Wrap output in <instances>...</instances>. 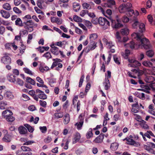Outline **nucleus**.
<instances>
[{
    "instance_id": "obj_22",
    "label": "nucleus",
    "mask_w": 155,
    "mask_h": 155,
    "mask_svg": "<svg viewBox=\"0 0 155 155\" xmlns=\"http://www.w3.org/2000/svg\"><path fill=\"white\" fill-rule=\"evenodd\" d=\"M11 135L6 134L3 138L2 140L4 142H9L11 141Z\"/></svg>"
},
{
    "instance_id": "obj_37",
    "label": "nucleus",
    "mask_w": 155,
    "mask_h": 155,
    "mask_svg": "<svg viewBox=\"0 0 155 155\" xmlns=\"http://www.w3.org/2000/svg\"><path fill=\"white\" fill-rule=\"evenodd\" d=\"M142 64L144 66L151 67L153 66L152 62L149 61H144L142 63Z\"/></svg>"
},
{
    "instance_id": "obj_62",
    "label": "nucleus",
    "mask_w": 155,
    "mask_h": 155,
    "mask_svg": "<svg viewBox=\"0 0 155 155\" xmlns=\"http://www.w3.org/2000/svg\"><path fill=\"white\" fill-rule=\"evenodd\" d=\"M83 50V51H84V52L86 53H88L90 51H91V49H90V48H89V47H88V46L84 48Z\"/></svg>"
},
{
    "instance_id": "obj_56",
    "label": "nucleus",
    "mask_w": 155,
    "mask_h": 155,
    "mask_svg": "<svg viewBox=\"0 0 155 155\" xmlns=\"http://www.w3.org/2000/svg\"><path fill=\"white\" fill-rule=\"evenodd\" d=\"M122 21L124 23H127L129 21V18L126 16H124L122 18Z\"/></svg>"
},
{
    "instance_id": "obj_6",
    "label": "nucleus",
    "mask_w": 155,
    "mask_h": 155,
    "mask_svg": "<svg viewBox=\"0 0 155 155\" xmlns=\"http://www.w3.org/2000/svg\"><path fill=\"white\" fill-rule=\"evenodd\" d=\"M36 93L38 94V97L42 99L45 100L47 99V95L44 92L38 89L36 90Z\"/></svg>"
},
{
    "instance_id": "obj_2",
    "label": "nucleus",
    "mask_w": 155,
    "mask_h": 155,
    "mask_svg": "<svg viewBox=\"0 0 155 155\" xmlns=\"http://www.w3.org/2000/svg\"><path fill=\"white\" fill-rule=\"evenodd\" d=\"M13 113L9 110H6L4 111L2 114V116L4 117L6 120L8 122H12L15 120V118L12 115Z\"/></svg>"
},
{
    "instance_id": "obj_20",
    "label": "nucleus",
    "mask_w": 155,
    "mask_h": 155,
    "mask_svg": "<svg viewBox=\"0 0 155 155\" xmlns=\"http://www.w3.org/2000/svg\"><path fill=\"white\" fill-rule=\"evenodd\" d=\"M81 138V135L79 133H77L75 135L74 137V140L73 141V144L79 141Z\"/></svg>"
},
{
    "instance_id": "obj_47",
    "label": "nucleus",
    "mask_w": 155,
    "mask_h": 155,
    "mask_svg": "<svg viewBox=\"0 0 155 155\" xmlns=\"http://www.w3.org/2000/svg\"><path fill=\"white\" fill-rule=\"evenodd\" d=\"M39 103L40 105L44 107H46L47 102L45 101H43L41 100H40L39 101Z\"/></svg>"
},
{
    "instance_id": "obj_58",
    "label": "nucleus",
    "mask_w": 155,
    "mask_h": 155,
    "mask_svg": "<svg viewBox=\"0 0 155 155\" xmlns=\"http://www.w3.org/2000/svg\"><path fill=\"white\" fill-rule=\"evenodd\" d=\"M33 38V36L32 35L29 34L28 35V39L27 41V43L28 44L30 43L31 41L30 40H31Z\"/></svg>"
},
{
    "instance_id": "obj_35",
    "label": "nucleus",
    "mask_w": 155,
    "mask_h": 155,
    "mask_svg": "<svg viewBox=\"0 0 155 155\" xmlns=\"http://www.w3.org/2000/svg\"><path fill=\"white\" fill-rule=\"evenodd\" d=\"M26 81L28 83H30L31 84L35 85V81L29 77H27L26 78Z\"/></svg>"
},
{
    "instance_id": "obj_52",
    "label": "nucleus",
    "mask_w": 155,
    "mask_h": 155,
    "mask_svg": "<svg viewBox=\"0 0 155 155\" xmlns=\"http://www.w3.org/2000/svg\"><path fill=\"white\" fill-rule=\"evenodd\" d=\"M13 11L16 13L20 14L21 13V11L17 7H14L13 8Z\"/></svg>"
},
{
    "instance_id": "obj_17",
    "label": "nucleus",
    "mask_w": 155,
    "mask_h": 155,
    "mask_svg": "<svg viewBox=\"0 0 155 155\" xmlns=\"http://www.w3.org/2000/svg\"><path fill=\"white\" fill-rule=\"evenodd\" d=\"M51 21L52 23H56L58 24H61L62 23L61 21L58 17H51Z\"/></svg>"
},
{
    "instance_id": "obj_8",
    "label": "nucleus",
    "mask_w": 155,
    "mask_h": 155,
    "mask_svg": "<svg viewBox=\"0 0 155 155\" xmlns=\"http://www.w3.org/2000/svg\"><path fill=\"white\" fill-rule=\"evenodd\" d=\"M147 145H144V149L147 151L155 148V144L151 142H147Z\"/></svg>"
},
{
    "instance_id": "obj_59",
    "label": "nucleus",
    "mask_w": 155,
    "mask_h": 155,
    "mask_svg": "<svg viewBox=\"0 0 155 155\" xmlns=\"http://www.w3.org/2000/svg\"><path fill=\"white\" fill-rule=\"evenodd\" d=\"M137 97L142 100H144L145 99V94L143 93H142L141 94H139Z\"/></svg>"
},
{
    "instance_id": "obj_14",
    "label": "nucleus",
    "mask_w": 155,
    "mask_h": 155,
    "mask_svg": "<svg viewBox=\"0 0 155 155\" xmlns=\"http://www.w3.org/2000/svg\"><path fill=\"white\" fill-rule=\"evenodd\" d=\"M155 80V78L152 76H147L145 79V81L147 83H153Z\"/></svg>"
},
{
    "instance_id": "obj_31",
    "label": "nucleus",
    "mask_w": 155,
    "mask_h": 155,
    "mask_svg": "<svg viewBox=\"0 0 155 155\" xmlns=\"http://www.w3.org/2000/svg\"><path fill=\"white\" fill-rule=\"evenodd\" d=\"M3 8L8 11L11 10V7L10 5L8 3H5L2 6Z\"/></svg>"
},
{
    "instance_id": "obj_18",
    "label": "nucleus",
    "mask_w": 155,
    "mask_h": 155,
    "mask_svg": "<svg viewBox=\"0 0 155 155\" xmlns=\"http://www.w3.org/2000/svg\"><path fill=\"white\" fill-rule=\"evenodd\" d=\"M64 123L65 124H68L70 120V116L69 114H67L65 115L64 117Z\"/></svg>"
},
{
    "instance_id": "obj_4",
    "label": "nucleus",
    "mask_w": 155,
    "mask_h": 155,
    "mask_svg": "<svg viewBox=\"0 0 155 155\" xmlns=\"http://www.w3.org/2000/svg\"><path fill=\"white\" fill-rule=\"evenodd\" d=\"M9 54L5 53L4 56L2 58L1 61L5 64H9L11 62V59L9 56Z\"/></svg>"
},
{
    "instance_id": "obj_42",
    "label": "nucleus",
    "mask_w": 155,
    "mask_h": 155,
    "mask_svg": "<svg viewBox=\"0 0 155 155\" xmlns=\"http://www.w3.org/2000/svg\"><path fill=\"white\" fill-rule=\"evenodd\" d=\"M42 56L45 57L47 59H49L52 57L51 53L49 52H46Z\"/></svg>"
},
{
    "instance_id": "obj_46",
    "label": "nucleus",
    "mask_w": 155,
    "mask_h": 155,
    "mask_svg": "<svg viewBox=\"0 0 155 155\" xmlns=\"http://www.w3.org/2000/svg\"><path fill=\"white\" fill-rule=\"evenodd\" d=\"M84 75H83L81 77L79 82V87H81L83 82L84 81Z\"/></svg>"
},
{
    "instance_id": "obj_43",
    "label": "nucleus",
    "mask_w": 155,
    "mask_h": 155,
    "mask_svg": "<svg viewBox=\"0 0 155 155\" xmlns=\"http://www.w3.org/2000/svg\"><path fill=\"white\" fill-rule=\"evenodd\" d=\"M73 19L76 22H82V19L79 17H78L77 15H75L73 17Z\"/></svg>"
},
{
    "instance_id": "obj_60",
    "label": "nucleus",
    "mask_w": 155,
    "mask_h": 155,
    "mask_svg": "<svg viewBox=\"0 0 155 155\" xmlns=\"http://www.w3.org/2000/svg\"><path fill=\"white\" fill-rule=\"evenodd\" d=\"M83 6L84 8V9L85 8L89 9L90 8L91 6L88 4H87V3H84L83 4Z\"/></svg>"
},
{
    "instance_id": "obj_45",
    "label": "nucleus",
    "mask_w": 155,
    "mask_h": 155,
    "mask_svg": "<svg viewBox=\"0 0 155 155\" xmlns=\"http://www.w3.org/2000/svg\"><path fill=\"white\" fill-rule=\"evenodd\" d=\"M116 37L118 40V42H120L121 41V38L120 35V33L118 32H117L116 35Z\"/></svg>"
},
{
    "instance_id": "obj_16",
    "label": "nucleus",
    "mask_w": 155,
    "mask_h": 155,
    "mask_svg": "<svg viewBox=\"0 0 155 155\" xmlns=\"http://www.w3.org/2000/svg\"><path fill=\"white\" fill-rule=\"evenodd\" d=\"M18 130L20 134H25L27 132V129L23 126H20L18 128Z\"/></svg>"
},
{
    "instance_id": "obj_53",
    "label": "nucleus",
    "mask_w": 155,
    "mask_h": 155,
    "mask_svg": "<svg viewBox=\"0 0 155 155\" xmlns=\"http://www.w3.org/2000/svg\"><path fill=\"white\" fill-rule=\"evenodd\" d=\"M17 83L20 86H22L24 84L23 81L20 78H18L17 79Z\"/></svg>"
},
{
    "instance_id": "obj_39",
    "label": "nucleus",
    "mask_w": 155,
    "mask_h": 155,
    "mask_svg": "<svg viewBox=\"0 0 155 155\" xmlns=\"http://www.w3.org/2000/svg\"><path fill=\"white\" fill-rule=\"evenodd\" d=\"M44 2L43 0H37L36 3L38 6L41 9L43 8L42 4Z\"/></svg>"
},
{
    "instance_id": "obj_12",
    "label": "nucleus",
    "mask_w": 155,
    "mask_h": 155,
    "mask_svg": "<svg viewBox=\"0 0 155 155\" xmlns=\"http://www.w3.org/2000/svg\"><path fill=\"white\" fill-rule=\"evenodd\" d=\"M103 84L104 86L105 90H107L110 88V84L108 78H105V81Z\"/></svg>"
},
{
    "instance_id": "obj_30",
    "label": "nucleus",
    "mask_w": 155,
    "mask_h": 155,
    "mask_svg": "<svg viewBox=\"0 0 155 155\" xmlns=\"http://www.w3.org/2000/svg\"><path fill=\"white\" fill-rule=\"evenodd\" d=\"M154 53L153 50H148L146 52V55L149 57L152 58L154 55Z\"/></svg>"
},
{
    "instance_id": "obj_50",
    "label": "nucleus",
    "mask_w": 155,
    "mask_h": 155,
    "mask_svg": "<svg viewBox=\"0 0 155 155\" xmlns=\"http://www.w3.org/2000/svg\"><path fill=\"white\" fill-rule=\"evenodd\" d=\"M139 24V22L137 21H135L132 24V27L134 28H136Z\"/></svg>"
},
{
    "instance_id": "obj_57",
    "label": "nucleus",
    "mask_w": 155,
    "mask_h": 155,
    "mask_svg": "<svg viewBox=\"0 0 155 155\" xmlns=\"http://www.w3.org/2000/svg\"><path fill=\"white\" fill-rule=\"evenodd\" d=\"M87 14L89 17L92 18V19L96 17L95 15L93 12H88V13H87Z\"/></svg>"
},
{
    "instance_id": "obj_11",
    "label": "nucleus",
    "mask_w": 155,
    "mask_h": 155,
    "mask_svg": "<svg viewBox=\"0 0 155 155\" xmlns=\"http://www.w3.org/2000/svg\"><path fill=\"white\" fill-rule=\"evenodd\" d=\"M16 77L12 74L9 73L7 75V79L10 82L15 83Z\"/></svg>"
},
{
    "instance_id": "obj_49",
    "label": "nucleus",
    "mask_w": 155,
    "mask_h": 155,
    "mask_svg": "<svg viewBox=\"0 0 155 155\" xmlns=\"http://www.w3.org/2000/svg\"><path fill=\"white\" fill-rule=\"evenodd\" d=\"M114 59L116 64L118 65H119L120 64V62L119 61L118 58L117 57L116 55H114Z\"/></svg>"
},
{
    "instance_id": "obj_9",
    "label": "nucleus",
    "mask_w": 155,
    "mask_h": 155,
    "mask_svg": "<svg viewBox=\"0 0 155 155\" xmlns=\"http://www.w3.org/2000/svg\"><path fill=\"white\" fill-rule=\"evenodd\" d=\"M104 134L101 133L94 140V141L96 143H101L104 138Z\"/></svg>"
},
{
    "instance_id": "obj_25",
    "label": "nucleus",
    "mask_w": 155,
    "mask_h": 155,
    "mask_svg": "<svg viewBox=\"0 0 155 155\" xmlns=\"http://www.w3.org/2000/svg\"><path fill=\"white\" fill-rule=\"evenodd\" d=\"M93 136V134L92 133V130L91 128L89 129V131L87 132L86 134V137L87 139H90L91 137H92Z\"/></svg>"
},
{
    "instance_id": "obj_5",
    "label": "nucleus",
    "mask_w": 155,
    "mask_h": 155,
    "mask_svg": "<svg viewBox=\"0 0 155 155\" xmlns=\"http://www.w3.org/2000/svg\"><path fill=\"white\" fill-rule=\"evenodd\" d=\"M98 22L99 25L102 26H110V21H108L105 18L100 17L98 19Z\"/></svg>"
},
{
    "instance_id": "obj_10",
    "label": "nucleus",
    "mask_w": 155,
    "mask_h": 155,
    "mask_svg": "<svg viewBox=\"0 0 155 155\" xmlns=\"http://www.w3.org/2000/svg\"><path fill=\"white\" fill-rule=\"evenodd\" d=\"M118 10L120 13L127 12V10L125 4L123 3L118 8Z\"/></svg>"
},
{
    "instance_id": "obj_19",
    "label": "nucleus",
    "mask_w": 155,
    "mask_h": 155,
    "mask_svg": "<svg viewBox=\"0 0 155 155\" xmlns=\"http://www.w3.org/2000/svg\"><path fill=\"white\" fill-rule=\"evenodd\" d=\"M84 123V119H80V121L79 123H76L75 125L77 126V128L78 130H81L83 125Z\"/></svg>"
},
{
    "instance_id": "obj_32",
    "label": "nucleus",
    "mask_w": 155,
    "mask_h": 155,
    "mask_svg": "<svg viewBox=\"0 0 155 155\" xmlns=\"http://www.w3.org/2000/svg\"><path fill=\"white\" fill-rule=\"evenodd\" d=\"M63 115V112L56 113L54 114L55 118L57 119L62 117Z\"/></svg>"
},
{
    "instance_id": "obj_41",
    "label": "nucleus",
    "mask_w": 155,
    "mask_h": 155,
    "mask_svg": "<svg viewBox=\"0 0 155 155\" xmlns=\"http://www.w3.org/2000/svg\"><path fill=\"white\" fill-rule=\"evenodd\" d=\"M134 11L132 9L128 10L126 12L127 15L128 16H132L134 15Z\"/></svg>"
},
{
    "instance_id": "obj_1",
    "label": "nucleus",
    "mask_w": 155,
    "mask_h": 155,
    "mask_svg": "<svg viewBox=\"0 0 155 155\" xmlns=\"http://www.w3.org/2000/svg\"><path fill=\"white\" fill-rule=\"evenodd\" d=\"M136 34V38L138 41H140L143 47L146 49L150 48V45L149 44V40L146 38H142L139 33H135Z\"/></svg>"
},
{
    "instance_id": "obj_29",
    "label": "nucleus",
    "mask_w": 155,
    "mask_h": 155,
    "mask_svg": "<svg viewBox=\"0 0 155 155\" xmlns=\"http://www.w3.org/2000/svg\"><path fill=\"white\" fill-rule=\"evenodd\" d=\"M73 6V10L75 12L78 11L80 8L79 4L77 3H74Z\"/></svg>"
},
{
    "instance_id": "obj_55",
    "label": "nucleus",
    "mask_w": 155,
    "mask_h": 155,
    "mask_svg": "<svg viewBox=\"0 0 155 155\" xmlns=\"http://www.w3.org/2000/svg\"><path fill=\"white\" fill-rule=\"evenodd\" d=\"M88 13V11L87 10H83L81 11L80 13V15L82 17H83L86 14Z\"/></svg>"
},
{
    "instance_id": "obj_23",
    "label": "nucleus",
    "mask_w": 155,
    "mask_h": 155,
    "mask_svg": "<svg viewBox=\"0 0 155 155\" xmlns=\"http://www.w3.org/2000/svg\"><path fill=\"white\" fill-rule=\"evenodd\" d=\"M15 24L16 25L20 27H22L24 26V25H23V23L22 22L21 19L19 18H17V19L15 21Z\"/></svg>"
},
{
    "instance_id": "obj_54",
    "label": "nucleus",
    "mask_w": 155,
    "mask_h": 155,
    "mask_svg": "<svg viewBox=\"0 0 155 155\" xmlns=\"http://www.w3.org/2000/svg\"><path fill=\"white\" fill-rule=\"evenodd\" d=\"M74 27L75 32L77 34H81L82 33V32L81 30L76 26H75Z\"/></svg>"
},
{
    "instance_id": "obj_36",
    "label": "nucleus",
    "mask_w": 155,
    "mask_h": 155,
    "mask_svg": "<svg viewBox=\"0 0 155 155\" xmlns=\"http://www.w3.org/2000/svg\"><path fill=\"white\" fill-rule=\"evenodd\" d=\"M58 48H51V52L55 55H58L59 53Z\"/></svg>"
},
{
    "instance_id": "obj_61",
    "label": "nucleus",
    "mask_w": 155,
    "mask_h": 155,
    "mask_svg": "<svg viewBox=\"0 0 155 155\" xmlns=\"http://www.w3.org/2000/svg\"><path fill=\"white\" fill-rule=\"evenodd\" d=\"M91 87V84L90 82H88L86 86L85 92L87 93V91L89 90Z\"/></svg>"
},
{
    "instance_id": "obj_3",
    "label": "nucleus",
    "mask_w": 155,
    "mask_h": 155,
    "mask_svg": "<svg viewBox=\"0 0 155 155\" xmlns=\"http://www.w3.org/2000/svg\"><path fill=\"white\" fill-rule=\"evenodd\" d=\"M109 19L112 23V26L113 28L117 29L123 26V25L120 20H113L111 18H109Z\"/></svg>"
},
{
    "instance_id": "obj_15",
    "label": "nucleus",
    "mask_w": 155,
    "mask_h": 155,
    "mask_svg": "<svg viewBox=\"0 0 155 155\" xmlns=\"http://www.w3.org/2000/svg\"><path fill=\"white\" fill-rule=\"evenodd\" d=\"M97 43L94 41H90V43L88 46L89 47L91 51L94 50L97 47Z\"/></svg>"
},
{
    "instance_id": "obj_26",
    "label": "nucleus",
    "mask_w": 155,
    "mask_h": 155,
    "mask_svg": "<svg viewBox=\"0 0 155 155\" xmlns=\"http://www.w3.org/2000/svg\"><path fill=\"white\" fill-rule=\"evenodd\" d=\"M120 32L122 35H127L129 33V30L127 28H124L121 30Z\"/></svg>"
},
{
    "instance_id": "obj_40",
    "label": "nucleus",
    "mask_w": 155,
    "mask_h": 155,
    "mask_svg": "<svg viewBox=\"0 0 155 155\" xmlns=\"http://www.w3.org/2000/svg\"><path fill=\"white\" fill-rule=\"evenodd\" d=\"M25 127H26L28 131L31 133H32L34 131L33 128L29 124H24Z\"/></svg>"
},
{
    "instance_id": "obj_48",
    "label": "nucleus",
    "mask_w": 155,
    "mask_h": 155,
    "mask_svg": "<svg viewBox=\"0 0 155 155\" xmlns=\"http://www.w3.org/2000/svg\"><path fill=\"white\" fill-rule=\"evenodd\" d=\"M39 129L41 132L43 133H45L47 131V128L46 126L40 127Z\"/></svg>"
},
{
    "instance_id": "obj_7",
    "label": "nucleus",
    "mask_w": 155,
    "mask_h": 155,
    "mask_svg": "<svg viewBox=\"0 0 155 155\" xmlns=\"http://www.w3.org/2000/svg\"><path fill=\"white\" fill-rule=\"evenodd\" d=\"M124 140L128 142L127 144L130 145L134 146L135 147H137L140 145L139 143L137 142H136L133 139L130 138H126Z\"/></svg>"
},
{
    "instance_id": "obj_28",
    "label": "nucleus",
    "mask_w": 155,
    "mask_h": 155,
    "mask_svg": "<svg viewBox=\"0 0 155 155\" xmlns=\"http://www.w3.org/2000/svg\"><path fill=\"white\" fill-rule=\"evenodd\" d=\"M21 150L24 152H31V151H32V150L30 148L25 146H21Z\"/></svg>"
},
{
    "instance_id": "obj_27",
    "label": "nucleus",
    "mask_w": 155,
    "mask_h": 155,
    "mask_svg": "<svg viewBox=\"0 0 155 155\" xmlns=\"http://www.w3.org/2000/svg\"><path fill=\"white\" fill-rule=\"evenodd\" d=\"M97 37L98 35L96 33H93L91 34L89 37L90 41H94Z\"/></svg>"
},
{
    "instance_id": "obj_34",
    "label": "nucleus",
    "mask_w": 155,
    "mask_h": 155,
    "mask_svg": "<svg viewBox=\"0 0 155 155\" xmlns=\"http://www.w3.org/2000/svg\"><path fill=\"white\" fill-rule=\"evenodd\" d=\"M139 31L141 33H142L145 31V25L143 23H141L139 25Z\"/></svg>"
},
{
    "instance_id": "obj_21",
    "label": "nucleus",
    "mask_w": 155,
    "mask_h": 155,
    "mask_svg": "<svg viewBox=\"0 0 155 155\" xmlns=\"http://www.w3.org/2000/svg\"><path fill=\"white\" fill-rule=\"evenodd\" d=\"M140 45V44L138 45H136L135 43L133 41L130 42V44H129V45L130 48L132 49H137V45L139 46Z\"/></svg>"
},
{
    "instance_id": "obj_64",
    "label": "nucleus",
    "mask_w": 155,
    "mask_h": 155,
    "mask_svg": "<svg viewBox=\"0 0 155 155\" xmlns=\"http://www.w3.org/2000/svg\"><path fill=\"white\" fill-rule=\"evenodd\" d=\"M149 86L153 91H155V83H153L150 84L149 85Z\"/></svg>"
},
{
    "instance_id": "obj_44",
    "label": "nucleus",
    "mask_w": 155,
    "mask_h": 155,
    "mask_svg": "<svg viewBox=\"0 0 155 155\" xmlns=\"http://www.w3.org/2000/svg\"><path fill=\"white\" fill-rule=\"evenodd\" d=\"M23 70L25 72L30 75H33V73L32 71L30 70L28 68H23Z\"/></svg>"
},
{
    "instance_id": "obj_51",
    "label": "nucleus",
    "mask_w": 155,
    "mask_h": 155,
    "mask_svg": "<svg viewBox=\"0 0 155 155\" xmlns=\"http://www.w3.org/2000/svg\"><path fill=\"white\" fill-rule=\"evenodd\" d=\"M85 25L90 28L92 27V25L91 22L88 21H86L85 22Z\"/></svg>"
},
{
    "instance_id": "obj_38",
    "label": "nucleus",
    "mask_w": 155,
    "mask_h": 155,
    "mask_svg": "<svg viewBox=\"0 0 155 155\" xmlns=\"http://www.w3.org/2000/svg\"><path fill=\"white\" fill-rule=\"evenodd\" d=\"M40 71L42 73H43L44 71H47L49 70V69L48 67V66H45L44 67L42 66H41L39 68Z\"/></svg>"
},
{
    "instance_id": "obj_63",
    "label": "nucleus",
    "mask_w": 155,
    "mask_h": 155,
    "mask_svg": "<svg viewBox=\"0 0 155 155\" xmlns=\"http://www.w3.org/2000/svg\"><path fill=\"white\" fill-rule=\"evenodd\" d=\"M52 140V138L48 136L44 139V142L46 143H50Z\"/></svg>"
},
{
    "instance_id": "obj_13",
    "label": "nucleus",
    "mask_w": 155,
    "mask_h": 155,
    "mask_svg": "<svg viewBox=\"0 0 155 155\" xmlns=\"http://www.w3.org/2000/svg\"><path fill=\"white\" fill-rule=\"evenodd\" d=\"M0 12L2 15V16L5 18H8L10 16V14L9 12L5 10H1Z\"/></svg>"
},
{
    "instance_id": "obj_24",
    "label": "nucleus",
    "mask_w": 155,
    "mask_h": 155,
    "mask_svg": "<svg viewBox=\"0 0 155 155\" xmlns=\"http://www.w3.org/2000/svg\"><path fill=\"white\" fill-rule=\"evenodd\" d=\"M5 97L9 99H13L14 97L12 93L9 91L6 92L4 94Z\"/></svg>"
},
{
    "instance_id": "obj_33",
    "label": "nucleus",
    "mask_w": 155,
    "mask_h": 155,
    "mask_svg": "<svg viewBox=\"0 0 155 155\" xmlns=\"http://www.w3.org/2000/svg\"><path fill=\"white\" fill-rule=\"evenodd\" d=\"M21 151L19 150H18L16 152V153L18 155H32V153L31 152H28L27 153H21Z\"/></svg>"
}]
</instances>
